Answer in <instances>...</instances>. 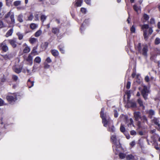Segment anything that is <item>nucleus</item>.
Returning <instances> with one entry per match:
<instances>
[{
  "instance_id": "nucleus-1",
  "label": "nucleus",
  "mask_w": 160,
  "mask_h": 160,
  "mask_svg": "<svg viewBox=\"0 0 160 160\" xmlns=\"http://www.w3.org/2000/svg\"><path fill=\"white\" fill-rule=\"evenodd\" d=\"M104 108H102L100 112V116L102 119V123L103 124V126L105 127H106L108 125V131L109 132H114L115 131V128L113 125L112 122L108 119H106V114H104Z\"/></svg>"
},
{
  "instance_id": "nucleus-2",
  "label": "nucleus",
  "mask_w": 160,
  "mask_h": 160,
  "mask_svg": "<svg viewBox=\"0 0 160 160\" xmlns=\"http://www.w3.org/2000/svg\"><path fill=\"white\" fill-rule=\"evenodd\" d=\"M141 29L143 31V35L144 39L147 40L149 35H151L153 32L152 28L149 27L148 24H145L141 25Z\"/></svg>"
},
{
  "instance_id": "nucleus-3",
  "label": "nucleus",
  "mask_w": 160,
  "mask_h": 160,
  "mask_svg": "<svg viewBox=\"0 0 160 160\" xmlns=\"http://www.w3.org/2000/svg\"><path fill=\"white\" fill-rule=\"evenodd\" d=\"M111 139L113 143L112 147L113 151L116 154H117L121 148V145L119 142L117 141L115 135H111Z\"/></svg>"
},
{
  "instance_id": "nucleus-4",
  "label": "nucleus",
  "mask_w": 160,
  "mask_h": 160,
  "mask_svg": "<svg viewBox=\"0 0 160 160\" xmlns=\"http://www.w3.org/2000/svg\"><path fill=\"white\" fill-rule=\"evenodd\" d=\"M135 48L136 50L138 51V52L142 54L144 56H147L148 51V47L147 45L144 46L142 49L141 44L139 43L137 45H135Z\"/></svg>"
},
{
  "instance_id": "nucleus-5",
  "label": "nucleus",
  "mask_w": 160,
  "mask_h": 160,
  "mask_svg": "<svg viewBox=\"0 0 160 160\" xmlns=\"http://www.w3.org/2000/svg\"><path fill=\"white\" fill-rule=\"evenodd\" d=\"M150 92L149 88L146 86H144L141 91V94L145 100L148 98V96Z\"/></svg>"
},
{
  "instance_id": "nucleus-6",
  "label": "nucleus",
  "mask_w": 160,
  "mask_h": 160,
  "mask_svg": "<svg viewBox=\"0 0 160 160\" xmlns=\"http://www.w3.org/2000/svg\"><path fill=\"white\" fill-rule=\"evenodd\" d=\"M7 41L13 48H15L17 47L18 43L17 38H13L12 39L7 40Z\"/></svg>"
},
{
  "instance_id": "nucleus-7",
  "label": "nucleus",
  "mask_w": 160,
  "mask_h": 160,
  "mask_svg": "<svg viewBox=\"0 0 160 160\" xmlns=\"http://www.w3.org/2000/svg\"><path fill=\"white\" fill-rule=\"evenodd\" d=\"M7 41V40H5L0 43V49L5 52H7L9 50V48L6 44Z\"/></svg>"
},
{
  "instance_id": "nucleus-8",
  "label": "nucleus",
  "mask_w": 160,
  "mask_h": 160,
  "mask_svg": "<svg viewBox=\"0 0 160 160\" xmlns=\"http://www.w3.org/2000/svg\"><path fill=\"white\" fill-rule=\"evenodd\" d=\"M6 99L8 102H12L15 101L17 100V98L16 95L13 94L7 96Z\"/></svg>"
},
{
  "instance_id": "nucleus-9",
  "label": "nucleus",
  "mask_w": 160,
  "mask_h": 160,
  "mask_svg": "<svg viewBox=\"0 0 160 160\" xmlns=\"http://www.w3.org/2000/svg\"><path fill=\"white\" fill-rule=\"evenodd\" d=\"M146 112L148 115V117L150 119H152L153 116L155 115V111L152 109L147 110Z\"/></svg>"
},
{
  "instance_id": "nucleus-10",
  "label": "nucleus",
  "mask_w": 160,
  "mask_h": 160,
  "mask_svg": "<svg viewBox=\"0 0 160 160\" xmlns=\"http://www.w3.org/2000/svg\"><path fill=\"white\" fill-rule=\"evenodd\" d=\"M22 47L24 48L23 49V52L24 53H27L29 52L30 50V48L28 46L26 43H24L22 45Z\"/></svg>"
},
{
  "instance_id": "nucleus-11",
  "label": "nucleus",
  "mask_w": 160,
  "mask_h": 160,
  "mask_svg": "<svg viewBox=\"0 0 160 160\" xmlns=\"http://www.w3.org/2000/svg\"><path fill=\"white\" fill-rule=\"evenodd\" d=\"M159 118L156 117H154L152 120V122L154 123L155 125H157L159 129L160 130V123H159Z\"/></svg>"
},
{
  "instance_id": "nucleus-12",
  "label": "nucleus",
  "mask_w": 160,
  "mask_h": 160,
  "mask_svg": "<svg viewBox=\"0 0 160 160\" xmlns=\"http://www.w3.org/2000/svg\"><path fill=\"white\" fill-rule=\"evenodd\" d=\"M13 70L17 73H19L21 72L22 69V67H18L16 65H15L12 67Z\"/></svg>"
},
{
  "instance_id": "nucleus-13",
  "label": "nucleus",
  "mask_w": 160,
  "mask_h": 160,
  "mask_svg": "<svg viewBox=\"0 0 160 160\" xmlns=\"http://www.w3.org/2000/svg\"><path fill=\"white\" fill-rule=\"evenodd\" d=\"M32 59V57L31 56V54H29L26 59V61L28 62L29 64L32 65L33 63Z\"/></svg>"
},
{
  "instance_id": "nucleus-14",
  "label": "nucleus",
  "mask_w": 160,
  "mask_h": 160,
  "mask_svg": "<svg viewBox=\"0 0 160 160\" xmlns=\"http://www.w3.org/2000/svg\"><path fill=\"white\" fill-rule=\"evenodd\" d=\"M140 112H136L134 113V117L136 120L138 121L141 118Z\"/></svg>"
},
{
  "instance_id": "nucleus-15",
  "label": "nucleus",
  "mask_w": 160,
  "mask_h": 160,
  "mask_svg": "<svg viewBox=\"0 0 160 160\" xmlns=\"http://www.w3.org/2000/svg\"><path fill=\"white\" fill-rule=\"evenodd\" d=\"M126 159L127 160H137V159H135L134 156L132 154L126 155Z\"/></svg>"
},
{
  "instance_id": "nucleus-16",
  "label": "nucleus",
  "mask_w": 160,
  "mask_h": 160,
  "mask_svg": "<svg viewBox=\"0 0 160 160\" xmlns=\"http://www.w3.org/2000/svg\"><path fill=\"white\" fill-rule=\"evenodd\" d=\"M52 31L53 33L56 35H58L59 32V30L58 28H52Z\"/></svg>"
},
{
  "instance_id": "nucleus-17",
  "label": "nucleus",
  "mask_w": 160,
  "mask_h": 160,
  "mask_svg": "<svg viewBox=\"0 0 160 160\" xmlns=\"http://www.w3.org/2000/svg\"><path fill=\"white\" fill-rule=\"evenodd\" d=\"M38 25L34 23H32L30 25V28L32 30L36 29L38 28Z\"/></svg>"
},
{
  "instance_id": "nucleus-18",
  "label": "nucleus",
  "mask_w": 160,
  "mask_h": 160,
  "mask_svg": "<svg viewBox=\"0 0 160 160\" xmlns=\"http://www.w3.org/2000/svg\"><path fill=\"white\" fill-rule=\"evenodd\" d=\"M13 29L12 28L9 30L6 33V37H8L9 36H11L13 32Z\"/></svg>"
},
{
  "instance_id": "nucleus-19",
  "label": "nucleus",
  "mask_w": 160,
  "mask_h": 160,
  "mask_svg": "<svg viewBox=\"0 0 160 160\" xmlns=\"http://www.w3.org/2000/svg\"><path fill=\"white\" fill-rule=\"evenodd\" d=\"M52 54L54 57L58 56L59 54V52L57 50H51Z\"/></svg>"
},
{
  "instance_id": "nucleus-20",
  "label": "nucleus",
  "mask_w": 160,
  "mask_h": 160,
  "mask_svg": "<svg viewBox=\"0 0 160 160\" xmlns=\"http://www.w3.org/2000/svg\"><path fill=\"white\" fill-rule=\"evenodd\" d=\"M137 102L138 103L139 105L140 106L142 107L143 109H144L145 107L143 105V102L142 100L140 98H139L137 100Z\"/></svg>"
},
{
  "instance_id": "nucleus-21",
  "label": "nucleus",
  "mask_w": 160,
  "mask_h": 160,
  "mask_svg": "<svg viewBox=\"0 0 160 160\" xmlns=\"http://www.w3.org/2000/svg\"><path fill=\"white\" fill-rule=\"evenodd\" d=\"M37 47H34L33 48V49L31 52V54H33L34 55H35L38 54V53L37 52L36 50L37 49Z\"/></svg>"
},
{
  "instance_id": "nucleus-22",
  "label": "nucleus",
  "mask_w": 160,
  "mask_h": 160,
  "mask_svg": "<svg viewBox=\"0 0 160 160\" xmlns=\"http://www.w3.org/2000/svg\"><path fill=\"white\" fill-rule=\"evenodd\" d=\"M23 17V15L22 13L19 14L17 17V20L20 22H23L22 19Z\"/></svg>"
},
{
  "instance_id": "nucleus-23",
  "label": "nucleus",
  "mask_w": 160,
  "mask_h": 160,
  "mask_svg": "<svg viewBox=\"0 0 160 160\" xmlns=\"http://www.w3.org/2000/svg\"><path fill=\"white\" fill-rule=\"evenodd\" d=\"M37 39L34 38H31L29 40V42L31 44H33L37 41Z\"/></svg>"
},
{
  "instance_id": "nucleus-24",
  "label": "nucleus",
  "mask_w": 160,
  "mask_h": 160,
  "mask_svg": "<svg viewBox=\"0 0 160 160\" xmlns=\"http://www.w3.org/2000/svg\"><path fill=\"white\" fill-rule=\"evenodd\" d=\"M133 8L134 10L137 13H138L139 10H140L141 9L140 7L137 6V5L135 4L133 6Z\"/></svg>"
},
{
  "instance_id": "nucleus-25",
  "label": "nucleus",
  "mask_w": 160,
  "mask_h": 160,
  "mask_svg": "<svg viewBox=\"0 0 160 160\" xmlns=\"http://www.w3.org/2000/svg\"><path fill=\"white\" fill-rule=\"evenodd\" d=\"M42 33V31L41 29H39L35 33L34 36L36 37L39 36Z\"/></svg>"
},
{
  "instance_id": "nucleus-26",
  "label": "nucleus",
  "mask_w": 160,
  "mask_h": 160,
  "mask_svg": "<svg viewBox=\"0 0 160 160\" xmlns=\"http://www.w3.org/2000/svg\"><path fill=\"white\" fill-rule=\"evenodd\" d=\"M28 86L29 88H31L34 85V82H31L30 81V79H29L28 81Z\"/></svg>"
},
{
  "instance_id": "nucleus-27",
  "label": "nucleus",
  "mask_w": 160,
  "mask_h": 160,
  "mask_svg": "<svg viewBox=\"0 0 160 160\" xmlns=\"http://www.w3.org/2000/svg\"><path fill=\"white\" fill-rule=\"evenodd\" d=\"M21 3V1L20 0L16 1L13 2V5L16 7H18Z\"/></svg>"
},
{
  "instance_id": "nucleus-28",
  "label": "nucleus",
  "mask_w": 160,
  "mask_h": 160,
  "mask_svg": "<svg viewBox=\"0 0 160 160\" xmlns=\"http://www.w3.org/2000/svg\"><path fill=\"white\" fill-rule=\"evenodd\" d=\"M83 0H78L75 3V5L77 7H80L81 6L83 2Z\"/></svg>"
},
{
  "instance_id": "nucleus-29",
  "label": "nucleus",
  "mask_w": 160,
  "mask_h": 160,
  "mask_svg": "<svg viewBox=\"0 0 160 160\" xmlns=\"http://www.w3.org/2000/svg\"><path fill=\"white\" fill-rule=\"evenodd\" d=\"M27 18V19L26 20L27 21H32L33 18V14L32 13H30L29 15L28 16Z\"/></svg>"
},
{
  "instance_id": "nucleus-30",
  "label": "nucleus",
  "mask_w": 160,
  "mask_h": 160,
  "mask_svg": "<svg viewBox=\"0 0 160 160\" xmlns=\"http://www.w3.org/2000/svg\"><path fill=\"white\" fill-rule=\"evenodd\" d=\"M34 61L36 63H40L41 62V58L38 56L37 57L34 59Z\"/></svg>"
},
{
  "instance_id": "nucleus-31",
  "label": "nucleus",
  "mask_w": 160,
  "mask_h": 160,
  "mask_svg": "<svg viewBox=\"0 0 160 160\" xmlns=\"http://www.w3.org/2000/svg\"><path fill=\"white\" fill-rule=\"evenodd\" d=\"M142 120L143 121V122H146L147 124H148V122L147 118L145 115H143L142 116Z\"/></svg>"
},
{
  "instance_id": "nucleus-32",
  "label": "nucleus",
  "mask_w": 160,
  "mask_h": 160,
  "mask_svg": "<svg viewBox=\"0 0 160 160\" xmlns=\"http://www.w3.org/2000/svg\"><path fill=\"white\" fill-rule=\"evenodd\" d=\"M18 36V39L20 40L22 39L23 35L20 32H18L16 34Z\"/></svg>"
},
{
  "instance_id": "nucleus-33",
  "label": "nucleus",
  "mask_w": 160,
  "mask_h": 160,
  "mask_svg": "<svg viewBox=\"0 0 160 160\" xmlns=\"http://www.w3.org/2000/svg\"><path fill=\"white\" fill-rule=\"evenodd\" d=\"M119 156L120 158L121 159H123L126 158V155L125 154L123 153H120L119 154Z\"/></svg>"
},
{
  "instance_id": "nucleus-34",
  "label": "nucleus",
  "mask_w": 160,
  "mask_h": 160,
  "mask_svg": "<svg viewBox=\"0 0 160 160\" xmlns=\"http://www.w3.org/2000/svg\"><path fill=\"white\" fill-rule=\"evenodd\" d=\"M88 22V19H85L83 22V23L82 25L81 26V28H80L81 31H82V30L83 29H84V23H86L87 22Z\"/></svg>"
},
{
  "instance_id": "nucleus-35",
  "label": "nucleus",
  "mask_w": 160,
  "mask_h": 160,
  "mask_svg": "<svg viewBox=\"0 0 160 160\" xmlns=\"http://www.w3.org/2000/svg\"><path fill=\"white\" fill-rule=\"evenodd\" d=\"M129 103L131 105V107L132 108H135L136 107V103L135 102H130Z\"/></svg>"
},
{
  "instance_id": "nucleus-36",
  "label": "nucleus",
  "mask_w": 160,
  "mask_h": 160,
  "mask_svg": "<svg viewBox=\"0 0 160 160\" xmlns=\"http://www.w3.org/2000/svg\"><path fill=\"white\" fill-rule=\"evenodd\" d=\"M6 81V79L4 76L0 78V85L2 84L3 83Z\"/></svg>"
},
{
  "instance_id": "nucleus-37",
  "label": "nucleus",
  "mask_w": 160,
  "mask_h": 160,
  "mask_svg": "<svg viewBox=\"0 0 160 160\" xmlns=\"http://www.w3.org/2000/svg\"><path fill=\"white\" fill-rule=\"evenodd\" d=\"M58 48L59 49L60 51L61 52V53H64V50L63 48V46L62 45H60L58 47Z\"/></svg>"
},
{
  "instance_id": "nucleus-38",
  "label": "nucleus",
  "mask_w": 160,
  "mask_h": 160,
  "mask_svg": "<svg viewBox=\"0 0 160 160\" xmlns=\"http://www.w3.org/2000/svg\"><path fill=\"white\" fill-rule=\"evenodd\" d=\"M154 43L156 45H158L160 43V38H156L155 40Z\"/></svg>"
},
{
  "instance_id": "nucleus-39",
  "label": "nucleus",
  "mask_w": 160,
  "mask_h": 160,
  "mask_svg": "<svg viewBox=\"0 0 160 160\" xmlns=\"http://www.w3.org/2000/svg\"><path fill=\"white\" fill-rule=\"evenodd\" d=\"M10 18L12 23L14 24L15 22V19L14 18V15L13 14H12L10 16Z\"/></svg>"
},
{
  "instance_id": "nucleus-40",
  "label": "nucleus",
  "mask_w": 160,
  "mask_h": 160,
  "mask_svg": "<svg viewBox=\"0 0 160 160\" xmlns=\"http://www.w3.org/2000/svg\"><path fill=\"white\" fill-rule=\"evenodd\" d=\"M120 131L123 132L124 133L126 131V129L124 127V126L122 124L121 125L120 127Z\"/></svg>"
},
{
  "instance_id": "nucleus-41",
  "label": "nucleus",
  "mask_w": 160,
  "mask_h": 160,
  "mask_svg": "<svg viewBox=\"0 0 160 160\" xmlns=\"http://www.w3.org/2000/svg\"><path fill=\"white\" fill-rule=\"evenodd\" d=\"M136 28L134 25H132L130 28V31L132 33H135V32Z\"/></svg>"
},
{
  "instance_id": "nucleus-42",
  "label": "nucleus",
  "mask_w": 160,
  "mask_h": 160,
  "mask_svg": "<svg viewBox=\"0 0 160 160\" xmlns=\"http://www.w3.org/2000/svg\"><path fill=\"white\" fill-rule=\"evenodd\" d=\"M10 56V54H6L3 55V57L5 59L7 60L8 59H10L11 58Z\"/></svg>"
},
{
  "instance_id": "nucleus-43",
  "label": "nucleus",
  "mask_w": 160,
  "mask_h": 160,
  "mask_svg": "<svg viewBox=\"0 0 160 160\" xmlns=\"http://www.w3.org/2000/svg\"><path fill=\"white\" fill-rule=\"evenodd\" d=\"M6 26L3 23V22L1 20H0V28H2L6 27Z\"/></svg>"
},
{
  "instance_id": "nucleus-44",
  "label": "nucleus",
  "mask_w": 160,
  "mask_h": 160,
  "mask_svg": "<svg viewBox=\"0 0 160 160\" xmlns=\"http://www.w3.org/2000/svg\"><path fill=\"white\" fill-rule=\"evenodd\" d=\"M143 17L145 21L148 20L149 19V17L148 15L146 14H144L143 15Z\"/></svg>"
},
{
  "instance_id": "nucleus-45",
  "label": "nucleus",
  "mask_w": 160,
  "mask_h": 160,
  "mask_svg": "<svg viewBox=\"0 0 160 160\" xmlns=\"http://www.w3.org/2000/svg\"><path fill=\"white\" fill-rule=\"evenodd\" d=\"M129 123L128 124V127H129L131 125H132L133 126H134V124H133V121L132 120V119L131 118L129 121Z\"/></svg>"
},
{
  "instance_id": "nucleus-46",
  "label": "nucleus",
  "mask_w": 160,
  "mask_h": 160,
  "mask_svg": "<svg viewBox=\"0 0 160 160\" xmlns=\"http://www.w3.org/2000/svg\"><path fill=\"white\" fill-rule=\"evenodd\" d=\"M126 94L127 96V98L128 100L130 98L131 94L130 92V91H128L126 92Z\"/></svg>"
},
{
  "instance_id": "nucleus-47",
  "label": "nucleus",
  "mask_w": 160,
  "mask_h": 160,
  "mask_svg": "<svg viewBox=\"0 0 160 160\" xmlns=\"http://www.w3.org/2000/svg\"><path fill=\"white\" fill-rule=\"evenodd\" d=\"M47 17L45 16V15H42L41 16V20L43 22L46 19Z\"/></svg>"
},
{
  "instance_id": "nucleus-48",
  "label": "nucleus",
  "mask_w": 160,
  "mask_h": 160,
  "mask_svg": "<svg viewBox=\"0 0 160 160\" xmlns=\"http://www.w3.org/2000/svg\"><path fill=\"white\" fill-rule=\"evenodd\" d=\"M12 78L13 80L15 81H16L18 79V77L15 75H12Z\"/></svg>"
},
{
  "instance_id": "nucleus-49",
  "label": "nucleus",
  "mask_w": 160,
  "mask_h": 160,
  "mask_svg": "<svg viewBox=\"0 0 160 160\" xmlns=\"http://www.w3.org/2000/svg\"><path fill=\"white\" fill-rule=\"evenodd\" d=\"M5 105H6V104L4 103V101L2 99L0 98V106Z\"/></svg>"
},
{
  "instance_id": "nucleus-50",
  "label": "nucleus",
  "mask_w": 160,
  "mask_h": 160,
  "mask_svg": "<svg viewBox=\"0 0 160 160\" xmlns=\"http://www.w3.org/2000/svg\"><path fill=\"white\" fill-rule=\"evenodd\" d=\"M130 133L132 135H135L137 134V132L135 131L132 130L130 131Z\"/></svg>"
},
{
  "instance_id": "nucleus-51",
  "label": "nucleus",
  "mask_w": 160,
  "mask_h": 160,
  "mask_svg": "<svg viewBox=\"0 0 160 160\" xmlns=\"http://www.w3.org/2000/svg\"><path fill=\"white\" fill-rule=\"evenodd\" d=\"M25 8L23 6H18L17 7V9L18 10H23Z\"/></svg>"
},
{
  "instance_id": "nucleus-52",
  "label": "nucleus",
  "mask_w": 160,
  "mask_h": 160,
  "mask_svg": "<svg viewBox=\"0 0 160 160\" xmlns=\"http://www.w3.org/2000/svg\"><path fill=\"white\" fill-rule=\"evenodd\" d=\"M131 86V82L129 81H128L126 85V88L128 89L130 88Z\"/></svg>"
},
{
  "instance_id": "nucleus-53",
  "label": "nucleus",
  "mask_w": 160,
  "mask_h": 160,
  "mask_svg": "<svg viewBox=\"0 0 160 160\" xmlns=\"http://www.w3.org/2000/svg\"><path fill=\"white\" fill-rule=\"evenodd\" d=\"M46 62L48 63H50L52 61V60L49 57H48L46 60Z\"/></svg>"
},
{
  "instance_id": "nucleus-54",
  "label": "nucleus",
  "mask_w": 160,
  "mask_h": 160,
  "mask_svg": "<svg viewBox=\"0 0 160 160\" xmlns=\"http://www.w3.org/2000/svg\"><path fill=\"white\" fill-rule=\"evenodd\" d=\"M11 12H9L7 14H6L5 16V18L6 19H7L11 15Z\"/></svg>"
},
{
  "instance_id": "nucleus-55",
  "label": "nucleus",
  "mask_w": 160,
  "mask_h": 160,
  "mask_svg": "<svg viewBox=\"0 0 160 160\" xmlns=\"http://www.w3.org/2000/svg\"><path fill=\"white\" fill-rule=\"evenodd\" d=\"M81 11L82 12L85 13L86 12V9L84 8H82L81 9Z\"/></svg>"
},
{
  "instance_id": "nucleus-56",
  "label": "nucleus",
  "mask_w": 160,
  "mask_h": 160,
  "mask_svg": "<svg viewBox=\"0 0 160 160\" xmlns=\"http://www.w3.org/2000/svg\"><path fill=\"white\" fill-rule=\"evenodd\" d=\"M150 23L152 24H155V20L154 18H151L150 20Z\"/></svg>"
},
{
  "instance_id": "nucleus-57",
  "label": "nucleus",
  "mask_w": 160,
  "mask_h": 160,
  "mask_svg": "<svg viewBox=\"0 0 160 160\" xmlns=\"http://www.w3.org/2000/svg\"><path fill=\"white\" fill-rule=\"evenodd\" d=\"M114 116L115 117L117 118L118 116V114L117 111L116 110H114Z\"/></svg>"
},
{
  "instance_id": "nucleus-58",
  "label": "nucleus",
  "mask_w": 160,
  "mask_h": 160,
  "mask_svg": "<svg viewBox=\"0 0 160 160\" xmlns=\"http://www.w3.org/2000/svg\"><path fill=\"white\" fill-rule=\"evenodd\" d=\"M130 144L131 146L133 147L135 145V143L134 141H133L130 143Z\"/></svg>"
},
{
  "instance_id": "nucleus-59",
  "label": "nucleus",
  "mask_w": 160,
  "mask_h": 160,
  "mask_svg": "<svg viewBox=\"0 0 160 160\" xmlns=\"http://www.w3.org/2000/svg\"><path fill=\"white\" fill-rule=\"evenodd\" d=\"M145 80L146 82H148L149 80V77L148 76H146L145 78Z\"/></svg>"
},
{
  "instance_id": "nucleus-60",
  "label": "nucleus",
  "mask_w": 160,
  "mask_h": 160,
  "mask_svg": "<svg viewBox=\"0 0 160 160\" xmlns=\"http://www.w3.org/2000/svg\"><path fill=\"white\" fill-rule=\"evenodd\" d=\"M6 4L8 6H9L11 4V2L10 0H6Z\"/></svg>"
},
{
  "instance_id": "nucleus-61",
  "label": "nucleus",
  "mask_w": 160,
  "mask_h": 160,
  "mask_svg": "<svg viewBox=\"0 0 160 160\" xmlns=\"http://www.w3.org/2000/svg\"><path fill=\"white\" fill-rule=\"evenodd\" d=\"M137 126H138V128L140 129L141 128V123L140 122H138L137 123Z\"/></svg>"
},
{
  "instance_id": "nucleus-62",
  "label": "nucleus",
  "mask_w": 160,
  "mask_h": 160,
  "mask_svg": "<svg viewBox=\"0 0 160 160\" xmlns=\"http://www.w3.org/2000/svg\"><path fill=\"white\" fill-rule=\"evenodd\" d=\"M84 1L87 4H90L91 0H84Z\"/></svg>"
},
{
  "instance_id": "nucleus-63",
  "label": "nucleus",
  "mask_w": 160,
  "mask_h": 160,
  "mask_svg": "<svg viewBox=\"0 0 160 160\" xmlns=\"http://www.w3.org/2000/svg\"><path fill=\"white\" fill-rule=\"evenodd\" d=\"M35 17L36 20H38L39 17H38V14H35Z\"/></svg>"
},
{
  "instance_id": "nucleus-64",
  "label": "nucleus",
  "mask_w": 160,
  "mask_h": 160,
  "mask_svg": "<svg viewBox=\"0 0 160 160\" xmlns=\"http://www.w3.org/2000/svg\"><path fill=\"white\" fill-rule=\"evenodd\" d=\"M48 45V43L47 42H45L44 44V46L45 47V48H46Z\"/></svg>"
}]
</instances>
